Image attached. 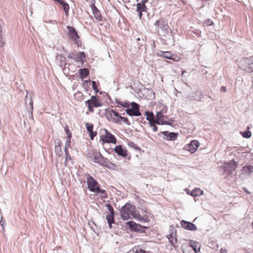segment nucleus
I'll use <instances>...</instances> for the list:
<instances>
[{
    "label": "nucleus",
    "mask_w": 253,
    "mask_h": 253,
    "mask_svg": "<svg viewBox=\"0 0 253 253\" xmlns=\"http://www.w3.org/2000/svg\"><path fill=\"white\" fill-rule=\"evenodd\" d=\"M136 217H134V218L138 219L139 221L143 222H148L149 221V218L148 216L146 214L143 215H141L138 213L136 212Z\"/></svg>",
    "instance_id": "nucleus-26"
},
{
    "label": "nucleus",
    "mask_w": 253,
    "mask_h": 253,
    "mask_svg": "<svg viewBox=\"0 0 253 253\" xmlns=\"http://www.w3.org/2000/svg\"><path fill=\"white\" fill-rule=\"evenodd\" d=\"M242 173L244 174L250 175L253 172V166L246 165L242 169Z\"/></svg>",
    "instance_id": "nucleus-21"
},
{
    "label": "nucleus",
    "mask_w": 253,
    "mask_h": 253,
    "mask_svg": "<svg viewBox=\"0 0 253 253\" xmlns=\"http://www.w3.org/2000/svg\"><path fill=\"white\" fill-rule=\"evenodd\" d=\"M145 115L146 116V119L149 121V124L152 122L154 119V116L152 112H145Z\"/></svg>",
    "instance_id": "nucleus-32"
},
{
    "label": "nucleus",
    "mask_w": 253,
    "mask_h": 253,
    "mask_svg": "<svg viewBox=\"0 0 253 253\" xmlns=\"http://www.w3.org/2000/svg\"><path fill=\"white\" fill-rule=\"evenodd\" d=\"M5 44V42L3 38V37L0 38V47H3L4 46Z\"/></svg>",
    "instance_id": "nucleus-44"
},
{
    "label": "nucleus",
    "mask_w": 253,
    "mask_h": 253,
    "mask_svg": "<svg viewBox=\"0 0 253 253\" xmlns=\"http://www.w3.org/2000/svg\"><path fill=\"white\" fill-rule=\"evenodd\" d=\"M67 28L68 30V34L70 38L73 41H77L79 38V36L75 28L70 26H67Z\"/></svg>",
    "instance_id": "nucleus-15"
},
{
    "label": "nucleus",
    "mask_w": 253,
    "mask_h": 253,
    "mask_svg": "<svg viewBox=\"0 0 253 253\" xmlns=\"http://www.w3.org/2000/svg\"><path fill=\"white\" fill-rule=\"evenodd\" d=\"M33 103L32 99H31L30 104H31V106H32V109H33Z\"/></svg>",
    "instance_id": "nucleus-51"
},
{
    "label": "nucleus",
    "mask_w": 253,
    "mask_h": 253,
    "mask_svg": "<svg viewBox=\"0 0 253 253\" xmlns=\"http://www.w3.org/2000/svg\"><path fill=\"white\" fill-rule=\"evenodd\" d=\"M184 72H185V71H182V74H183Z\"/></svg>",
    "instance_id": "nucleus-54"
},
{
    "label": "nucleus",
    "mask_w": 253,
    "mask_h": 253,
    "mask_svg": "<svg viewBox=\"0 0 253 253\" xmlns=\"http://www.w3.org/2000/svg\"><path fill=\"white\" fill-rule=\"evenodd\" d=\"M250 128V126H247V129L248 130H249Z\"/></svg>",
    "instance_id": "nucleus-53"
},
{
    "label": "nucleus",
    "mask_w": 253,
    "mask_h": 253,
    "mask_svg": "<svg viewBox=\"0 0 253 253\" xmlns=\"http://www.w3.org/2000/svg\"><path fill=\"white\" fill-rule=\"evenodd\" d=\"M87 184L89 190L96 194H100L102 199L107 198V194L105 190L101 189L98 182L91 175H88L86 178Z\"/></svg>",
    "instance_id": "nucleus-1"
},
{
    "label": "nucleus",
    "mask_w": 253,
    "mask_h": 253,
    "mask_svg": "<svg viewBox=\"0 0 253 253\" xmlns=\"http://www.w3.org/2000/svg\"><path fill=\"white\" fill-rule=\"evenodd\" d=\"M84 96L82 92L78 91L74 94V98L77 101H82L84 99Z\"/></svg>",
    "instance_id": "nucleus-31"
},
{
    "label": "nucleus",
    "mask_w": 253,
    "mask_h": 253,
    "mask_svg": "<svg viewBox=\"0 0 253 253\" xmlns=\"http://www.w3.org/2000/svg\"><path fill=\"white\" fill-rule=\"evenodd\" d=\"M68 57L70 59H74L76 61V54H75L74 53H70L68 56Z\"/></svg>",
    "instance_id": "nucleus-41"
},
{
    "label": "nucleus",
    "mask_w": 253,
    "mask_h": 253,
    "mask_svg": "<svg viewBox=\"0 0 253 253\" xmlns=\"http://www.w3.org/2000/svg\"><path fill=\"white\" fill-rule=\"evenodd\" d=\"M114 151L118 155L123 157H126L127 155V151L123 148L121 145L116 146L114 149Z\"/></svg>",
    "instance_id": "nucleus-16"
},
{
    "label": "nucleus",
    "mask_w": 253,
    "mask_h": 253,
    "mask_svg": "<svg viewBox=\"0 0 253 253\" xmlns=\"http://www.w3.org/2000/svg\"><path fill=\"white\" fill-rule=\"evenodd\" d=\"M221 90L222 91V92H226V88L225 86H222L221 88Z\"/></svg>",
    "instance_id": "nucleus-45"
},
{
    "label": "nucleus",
    "mask_w": 253,
    "mask_h": 253,
    "mask_svg": "<svg viewBox=\"0 0 253 253\" xmlns=\"http://www.w3.org/2000/svg\"><path fill=\"white\" fill-rule=\"evenodd\" d=\"M243 190H244V191L246 193L249 194H251V192H249L246 188L244 187V188H243Z\"/></svg>",
    "instance_id": "nucleus-46"
},
{
    "label": "nucleus",
    "mask_w": 253,
    "mask_h": 253,
    "mask_svg": "<svg viewBox=\"0 0 253 253\" xmlns=\"http://www.w3.org/2000/svg\"><path fill=\"white\" fill-rule=\"evenodd\" d=\"M131 108L126 110V114L130 116H139L141 113L139 111V105L135 102H133L131 103Z\"/></svg>",
    "instance_id": "nucleus-9"
},
{
    "label": "nucleus",
    "mask_w": 253,
    "mask_h": 253,
    "mask_svg": "<svg viewBox=\"0 0 253 253\" xmlns=\"http://www.w3.org/2000/svg\"><path fill=\"white\" fill-rule=\"evenodd\" d=\"M85 1H88L89 0H85Z\"/></svg>",
    "instance_id": "nucleus-55"
},
{
    "label": "nucleus",
    "mask_w": 253,
    "mask_h": 253,
    "mask_svg": "<svg viewBox=\"0 0 253 253\" xmlns=\"http://www.w3.org/2000/svg\"><path fill=\"white\" fill-rule=\"evenodd\" d=\"M167 238L168 239L171 245L173 246L174 248H176L178 246V240L176 237V231H172L167 236Z\"/></svg>",
    "instance_id": "nucleus-12"
},
{
    "label": "nucleus",
    "mask_w": 253,
    "mask_h": 253,
    "mask_svg": "<svg viewBox=\"0 0 253 253\" xmlns=\"http://www.w3.org/2000/svg\"><path fill=\"white\" fill-rule=\"evenodd\" d=\"M57 141H58V146H55V149H56L57 150H58L59 151H61V146L62 144V142H61V140L59 139H58Z\"/></svg>",
    "instance_id": "nucleus-39"
},
{
    "label": "nucleus",
    "mask_w": 253,
    "mask_h": 253,
    "mask_svg": "<svg viewBox=\"0 0 253 253\" xmlns=\"http://www.w3.org/2000/svg\"><path fill=\"white\" fill-rule=\"evenodd\" d=\"M161 109L157 113L156 116L159 119H168V117L166 115L168 112V108L166 106H162Z\"/></svg>",
    "instance_id": "nucleus-14"
},
{
    "label": "nucleus",
    "mask_w": 253,
    "mask_h": 253,
    "mask_svg": "<svg viewBox=\"0 0 253 253\" xmlns=\"http://www.w3.org/2000/svg\"><path fill=\"white\" fill-rule=\"evenodd\" d=\"M85 127L87 131L89 132L90 139L93 140L94 137L97 134V132L96 131H93V125L92 124L87 123L85 124Z\"/></svg>",
    "instance_id": "nucleus-18"
},
{
    "label": "nucleus",
    "mask_w": 253,
    "mask_h": 253,
    "mask_svg": "<svg viewBox=\"0 0 253 253\" xmlns=\"http://www.w3.org/2000/svg\"><path fill=\"white\" fill-rule=\"evenodd\" d=\"M120 212L121 218L125 220L136 217L135 206L129 203L126 204L122 207Z\"/></svg>",
    "instance_id": "nucleus-3"
},
{
    "label": "nucleus",
    "mask_w": 253,
    "mask_h": 253,
    "mask_svg": "<svg viewBox=\"0 0 253 253\" xmlns=\"http://www.w3.org/2000/svg\"><path fill=\"white\" fill-rule=\"evenodd\" d=\"M65 131L68 137H72V133L70 132L68 126L65 127Z\"/></svg>",
    "instance_id": "nucleus-37"
},
{
    "label": "nucleus",
    "mask_w": 253,
    "mask_h": 253,
    "mask_svg": "<svg viewBox=\"0 0 253 253\" xmlns=\"http://www.w3.org/2000/svg\"><path fill=\"white\" fill-rule=\"evenodd\" d=\"M53 0L55 2H57L59 3L60 4H61L62 5L63 10L65 11L66 15H67L68 14L69 10V4L67 3L64 2L63 0Z\"/></svg>",
    "instance_id": "nucleus-24"
},
{
    "label": "nucleus",
    "mask_w": 253,
    "mask_h": 253,
    "mask_svg": "<svg viewBox=\"0 0 253 253\" xmlns=\"http://www.w3.org/2000/svg\"><path fill=\"white\" fill-rule=\"evenodd\" d=\"M116 103L117 104L127 108H129L130 106L129 103L126 101H117Z\"/></svg>",
    "instance_id": "nucleus-34"
},
{
    "label": "nucleus",
    "mask_w": 253,
    "mask_h": 253,
    "mask_svg": "<svg viewBox=\"0 0 253 253\" xmlns=\"http://www.w3.org/2000/svg\"><path fill=\"white\" fill-rule=\"evenodd\" d=\"M71 137H67V140H66V143H65V148H68V147H70V144H71Z\"/></svg>",
    "instance_id": "nucleus-38"
},
{
    "label": "nucleus",
    "mask_w": 253,
    "mask_h": 253,
    "mask_svg": "<svg viewBox=\"0 0 253 253\" xmlns=\"http://www.w3.org/2000/svg\"><path fill=\"white\" fill-rule=\"evenodd\" d=\"M127 253H147V252L145 250L141 249L139 247L135 246Z\"/></svg>",
    "instance_id": "nucleus-27"
},
{
    "label": "nucleus",
    "mask_w": 253,
    "mask_h": 253,
    "mask_svg": "<svg viewBox=\"0 0 253 253\" xmlns=\"http://www.w3.org/2000/svg\"><path fill=\"white\" fill-rule=\"evenodd\" d=\"M92 87L93 89L95 90L96 92H97L98 91V86L96 85L95 81H92Z\"/></svg>",
    "instance_id": "nucleus-40"
},
{
    "label": "nucleus",
    "mask_w": 253,
    "mask_h": 253,
    "mask_svg": "<svg viewBox=\"0 0 253 253\" xmlns=\"http://www.w3.org/2000/svg\"><path fill=\"white\" fill-rule=\"evenodd\" d=\"M124 2H126L129 1V0H123Z\"/></svg>",
    "instance_id": "nucleus-52"
},
{
    "label": "nucleus",
    "mask_w": 253,
    "mask_h": 253,
    "mask_svg": "<svg viewBox=\"0 0 253 253\" xmlns=\"http://www.w3.org/2000/svg\"><path fill=\"white\" fill-rule=\"evenodd\" d=\"M181 225L184 229L192 231L195 230L197 229L196 225L193 223L185 220H182L181 222Z\"/></svg>",
    "instance_id": "nucleus-17"
},
{
    "label": "nucleus",
    "mask_w": 253,
    "mask_h": 253,
    "mask_svg": "<svg viewBox=\"0 0 253 253\" xmlns=\"http://www.w3.org/2000/svg\"><path fill=\"white\" fill-rule=\"evenodd\" d=\"M104 131L100 136V141H102V144L105 143L116 144L117 140L115 136L106 129H104Z\"/></svg>",
    "instance_id": "nucleus-6"
},
{
    "label": "nucleus",
    "mask_w": 253,
    "mask_h": 253,
    "mask_svg": "<svg viewBox=\"0 0 253 253\" xmlns=\"http://www.w3.org/2000/svg\"><path fill=\"white\" fill-rule=\"evenodd\" d=\"M240 67L248 72H253V56L241 61Z\"/></svg>",
    "instance_id": "nucleus-7"
},
{
    "label": "nucleus",
    "mask_w": 253,
    "mask_h": 253,
    "mask_svg": "<svg viewBox=\"0 0 253 253\" xmlns=\"http://www.w3.org/2000/svg\"><path fill=\"white\" fill-rule=\"evenodd\" d=\"M161 133L165 136L164 139L167 140L174 141L177 139L178 135L177 133L169 132L168 131H162Z\"/></svg>",
    "instance_id": "nucleus-13"
},
{
    "label": "nucleus",
    "mask_w": 253,
    "mask_h": 253,
    "mask_svg": "<svg viewBox=\"0 0 253 253\" xmlns=\"http://www.w3.org/2000/svg\"><path fill=\"white\" fill-rule=\"evenodd\" d=\"M154 25L158 28H160L162 30H167L168 28V24H165V22L161 20H157L155 22Z\"/></svg>",
    "instance_id": "nucleus-23"
},
{
    "label": "nucleus",
    "mask_w": 253,
    "mask_h": 253,
    "mask_svg": "<svg viewBox=\"0 0 253 253\" xmlns=\"http://www.w3.org/2000/svg\"><path fill=\"white\" fill-rule=\"evenodd\" d=\"M241 134L243 137L246 138H249L252 136V132L249 130L244 131Z\"/></svg>",
    "instance_id": "nucleus-35"
},
{
    "label": "nucleus",
    "mask_w": 253,
    "mask_h": 253,
    "mask_svg": "<svg viewBox=\"0 0 253 253\" xmlns=\"http://www.w3.org/2000/svg\"><path fill=\"white\" fill-rule=\"evenodd\" d=\"M88 110L90 112H94V108H98L102 106V103L98 95H93L90 99L85 102Z\"/></svg>",
    "instance_id": "nucleus-5"
},
{
    "label": "nucleus",
    "mask_w": 253,
    "mask_h": 253,
    "mask_svg": "<svg viewBox=\"0 0 253 253\" xmlns=\"http://www.w3.org/2000/svg\"><path fill=\"white\" fill-rule=\"evenodd\" d=\"M200 146V143L198 140H193L190 143L185 145L184 149L191 154L195 153Z\"/></svg>",
    "instance_id": "nucleus-11"
},
{
    "label": "nucleus",
    "mask_w": 253,
    "mask_h": 253,
    "mask_svg": "<svg viewBox=\"0 0 253 253\" xmlns=\"http://www.w3.org/2000/svg\"><path fill=\"white\" fill-rule=\"evenodd\" d=\"M237 167V164L234 160H232L229 162L224 163L221 168L225 173L229 175L236 169Z\"/></svg>",
    "instance_id": "nucleus-8"
},
{
    "label": "nucleus",
    "mask_w": 253,
    "mask_h": 253,
    "mask_svg": "<svg viewBox=\"0 0 253 253\" xmlns=\"http://www.w3.org/2000/svg\"><path fill=\"white\" fill-rule=\"evenodd\" d=\"M105 117L109 122L113 123L121 124L122 122H124L128 126L130 125V123L127 118L121 116L117 112L113 109L106 111Z\"/></svg>",
    "instance_id": "nucleus-2"
},
{
    "label": "nucleus",
    "mask_w": 253,
    "mask_h": 253,
    "mask_svg": "<svg viewBox=\"0 0 253 253\" xmlns=\"http://www.w3.org/2000/svg\"><path fill=\"white\" fill-rule=\"evenodd\" d=\"M79 73L80 75L81 78L82 79H85L89 75V71L86 68L80 69Z\"/></svg>",
    "instance_id": "nucleus-29"
},
{
    "label": "nucleus",
    "mask_w": 253,
    "mask_h": 253,
    "mask_svg": "<svg viewBox=\"0 0 253 253\" xmlns=\"http://www.w3.org/2000/svg\"><path fill=\"white\" fill-rule=\"evenodd\" d=\"M139 12V17L140 18H141L142 16V12Z\"/></svg>",
    "instance_id": "nucleus-50"
},
{
    "label": "nucleus",
    "mask_w": 253,
    "mask_h": 253,
    "mask_svg": "<svg viewBox=\"0 0 253 253\" xmlns=\"http://www.w3.org/2000/svg\"><path fill=\"white\" fill-rule=\"evenodd\" d=\"M126 224L130 227L131 230L135 231L140 230L142 227V226L140 224L136 223L132 221L127 222Z\"/></svg>",
    "instance_id": "nucleus-19"
},
{
    "label": "nucleus",
    "mask_w": 253,
    "mask_h": 253,
    "mask_svg": "<svg viewBox=\"0 0 253 253\" xmlns=\"http://www.w3.org/2000/svg\"><path fill=\"white\" fill-rule=\"evenodd\" d=\"M85 57V54L84 52H79V53L76 55V62H81L82 64H83L84 62V59Z\"/></svg>",
    "instance_id": "nucleus-28"
},
{
    "label": "nucleus",
    "mask_w": 253,
    "mask_h": 253,
    "mask_svg": "<svg viewBox=\"0 0 253 253\" xmlns=\"http://www.w3.org/2000/svg\"><path fill=\"white\" fill-rule=\"evenodd\" d=\"M92 161L102 165L103 164V158L100 153H96L93 154Z\"/></svg>",
    "instance_id": "nucleus-20"
},
{
    "label": "nucleus",
    "mask_w": 253,
    "mask_h": 253,
    "mask_svg": "<svg viewBox=\"0 0 253 253\" xmlns=\"http://www.w3.org/2000/svg\"><path fill=\"white\" fill-rule=\"evenodd\" d=\"M220 253H227V251L226 249H221Z\"/></svg>",
    "instance_id": "nucleus-47"
},
{
    "label": "nucleus",
    "mask_w": 253,
    "mask_h": 253,
    "mask_svg": "<svg viewBox=\"0 0 253 253\" xmlns=\"http://www.w3.org/2000/svg\"><path fill=\"white\" fill-rule=\"evenodd\" d=\"M152 123H154V124L156 125H169L170 123H169L165 119H159L158 118L156 117V119H154Z\"/></svg>",
    "instance_id": "nucleus-25"
},
{
    "label": "nucleus",
    "mask_w": 253,
    "mask_h": 253,
    "mask_svg": "<svg viewBox=\"0 0 253 253\" xmlns=\"http://www.w3.org/2000/svg\"><path fill=\"white\" fill-rule=\"evenodd\" d=\"M147 1H148V0H142L140 3L141 4H144L145 5V3L146 2H147Z\"/></svg>",
    "instance_id": "nucleus-48"
},
{
    "label": "nucleus",
    "mask_w": 253,
    "mask_h": 253,
    "mask_svg": "<svg viewBox=\"0 0 253 253\" xmlns=\"http://www.w3.org/2000/svg\"><path fill=\"white\" fill-rule=\"evenodd\" d=\"M109 213H107L106 215V219L109 224V227L111 228L112 227V223L114 222V210L112 206L110 204L106 205Z\"/></svg>",
    "instance_id": "nucleus-10"
},
{
    "label": "nucleus",
    "mask_w": 253,
    "mask_h": 253,
    "mask_svg": "<svg viewBox=\"0 0 253 253\" xmlns=\"http://www.w3.org/2000/svg\"><path fill=\"white\" fill-rule=\"evenodd\" d=\"M208 24L209 25H211L213 24V22L212 21H211L209 19L208 20Z\"/></svg>",
    "instance_id": "nucleus-49"
},
{
    "label": "nucleus",
    "mask_w": 253,
    "mask_h": 253,
    "mask_svg": "<svg viewBox=\"0 0 253 253\" xmlns=\"http://www.w3.org/2000/svg\"><path fill=\"white\" fill-rule=\"evenodd\" d=\"M149 125L152 127L153 130L154 132H156L158 131V127L156 126V125L154 124V123H151L149 124Z\"/></svg>",
    "instance_id": "nucleus-42"
},
{
    "label": "nucleus",
    "mask_w": 253,
    "mask_h": 253,
    "mask_svg": "<svg viewBox=\"0 0 253 253\" xmlns=\"http://www.w3.org/2000/svg\"><path fill=\"white\" fill-rule=\"evenodd\" d=\"M187 194L193 197H196L202 195L203 191L199 188H196L190 192H188Z\"/></svg>",
    "instance_id": "nucleus-22"
},
{
    "label": "nucleus",
    "mask_w": 253,
    "mask_h": 253,
    "mask_svg": "<svg viewBox=\"0 0 253 253\" xmlns=\"http://www.w3.org/2000/svg\"><path fill=\"white\" fill-rule=\"evenodd\" d=\"M166 53V52H163H163H162V54H163V55H162L163 56L165 57V58H166L173 60V59L171 57V56H168V55H165V53ZM179 59H178V60H175V59H174V60L176 61H179Z\"/></svg>",
    "instance_id": "nucleus-43"
},
{
    "label": "nucleus",
    "mask_w": 253,
    "mask_h": 253,
    "mask_svg": "<svg viewBox=\"0 0 253 253\" xmlns=\"http://www.w3.org/2000/svg\"><path fill=\"white\" fill-rule=\"evenodd\" d=\"M93 13L95 18L98 20V21H101L102 20V16L100 13V12L98 10V9L95 7V8L93 9Z\"/></svg>",
    "instance_id": "nucleus-33"
},
{
    "label": "nucleus",
    "mask_w": 253,
    "mask_h": 253,
    "mask_svg": "<svg viewBox=\"0 0 253 253\" xmlns=\"http://www.w3.org/2000/svg\"><path fill=\"white\" fill-rule=\"evenodd\" d=\"M136 11L137 12H146L147 11V8L144 4L138 3L136 5Z\"/></svg>",
    "instance_id": "nucleus-30"
},
{
    "label": "nucleus",
    "mask_w": 253,
    "mask_h": 253,
    "mask_svg": "<svg viewBox=\"0 0 253 253\" xmlns=\"http://www.w3.org/2000/svg\"><path fill=\"white\" fill-rule=\"evenodd\" d=\"M65 150V155H66L65 161H67L71 160V156H70V154L69 153L68 148H65V150Z\"/></svg>",
    "instance_id": "nucleus-36"
},
{
    "label": "nucleus",
    "mask_w": 253,
    "mask_h": 253,
    "mask_svg": "<svg viewBox=\"0 0 253 253\" xmlns=\"http://www.w3.org/2000/svg\"><path fill=\"white\" fill-rule=\"evenodd\" d=\"M183 253H197L200 250V247L198 243L191 241L183 243L181 246Z\"/></svg>",
    "instance_id": "nucleus-4"
}]
</instances>
